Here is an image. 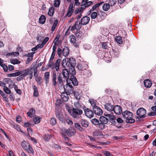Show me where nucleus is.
Listing matches in <instances>:
<instances>
[{"mask_svg": "<svg viewBox=\"0 0 156 156\" xmlns=\"http://www.w3.org/2000/svg\"><path fill=\"white\" fill-rule=\"evenodd\" d=\"M73 93L74 96L76 99H79L80 98L81 94L79 91H74Z\"/></svg>", "mask_w": 156, "mask_h": 156, "instance_id": "38", "label": "nucleus"}, {"mask_svg": "<svg viewBox=\"0 0 156 156\" xmlns=\"http://www.w3.org/2000/svg\"><path fill=\"white\" fill-rule=\"evenodd\" d=\"M3 60H2L0 61V66L2 67L4 72H7L8 70V66L5 65V64H3Z\"/></svg>", "mask_w": 156, "mask_h": 156, "instance_id": "31", "label": "nucleus"}, {"mask_svg": "<svg viewBox=\"0 0 156 156\" xmlns=\"http://www.w3.org/2000/svg\"><path fill=\"white\" fill-rule=\"evenodd\" d=\"M3 90L7 94H10L11 93L10 90L6 86L4 87Z\"/></svg>", "mask_w": 156, "mask_h": 156, "instance_id": "53", "label": "nucleus"}, {"mask_svg": "<svg viewBox=\"0 0 156 156\" xmlns=\"http://www.w3.org/2000/svg\"><path fill=\"white\" fill-rule=\"evenodd\" d=\"M113 52L114 54V56L116 57H118L119 55L120 52L118 50H113Z\"/></svg>", "mask_w": 156, "mask_h": 156, "instance_id": "55", "label": "nucleus"}, {"mask_svg": "<svg viewBox=\"0 0 156 156\" xmlns=\"http://www.w3.org/2000/svg\"><path fill=\"white\" fill-rule=\"evenodd\" d=\"M21 146L25 151L29 153L33 154L34 150L32 146L28 143L25 141H23L21 143Z\"/></svg>", "mask_w": 156, "mask_h": 156, "instance_id": "5", "label": "nucleus"}, {"mask_svg": "<svg viewBox=\"0 0 156 156\" xmlns=\"http://www.w3.org/2000/svg\"><path fill=\"white\" fill-rule=\"evenodd\" d=\"M33 72L32 68H27L26 69L22 71L17 70L16 72L12 73L9 74L8 76L9 77L16 76L22 74V76L25 77L27 76H29V79L31 80L33 77Z\"/></svg>", "mask_w": 156, "mask_h": 156, "instance_id": "3", "label": "nucleus"}, {"mask_svg": "<svg viewBox=\"0 0 156 156\" xmlns=\"http://www.w3.org/2000/svg\"><path fill=\"white\" fill-rule=\"evenodd\" d=\"M107 2L110 6H112L114 5L116 2V0H107Z\"/></svg>", "mask_w": 156, "mask_h": 156, "instance_id": "44", "label": "nucleus"}, {"mask_svg": "<svg viewBox=\"0 0 156 156\" xmlns=\"http://www.w3.org/2000/svg\"><path fill=\"white\" fill-rule=\"evenodd\" d=\"M35 80L38 85H41L43 83L42 79L41 76H36Z\"/></svg>", "mask_w": 156, "mask_h": 156, "instance_id": "26", "label": "nucleus"}, {"mask_svg": "<svg viewBox=\"0 0 156 156\" xmlns=\"http://www.w3.org/2000/svg\"><path fill=\"white\" fill-rule=\"evenodd\" d=\"M12 127L16 129L18 131H20L21 132H22V131L21 130L20 126L18 124H12Z\"/></svg>", "mask_w": 156, "mask_h": 156, "instance_id": "46", "label": "nucleus"}, {"mask_svg": "<svg viewBox=\"0 0 156 156\" xmlns=\"http://www.w3.org/2000/svg\"><path fill=\"white\" fill-rule=\"evenodd\" d=\"M69 38L70 39V41L71 43H74L75 42L76 39L75 36L73 35H71L70 36Z\"/></svg>", "mask_w": 156, "mask_h": 156, "instance_id": "52", "label": "nucleus"}, {"mask_svg": "<svg viewBox=\"0 0 156 156\" xmlns=\"http://www.w3.org/2000/svg\"><path fill=\"white\" fill-rule=\"evenodd\" d=\"M144 83L145 86L147 88H150L152 85V83L149 79L145 80Z\"/></svg>", "mask_w": 156, "mask_h": 156, "instance_id": "24", "label": "nucleus"}, {"mask_svg": "<svg viewBox=\"0 0 156 156\" xmlns=\"http://www.w3.org/2000/svg\"><path fill=\"white\" fill-rule=\"evenodd\" d=\"M74 125L75 127L79 131H83L84 130L83 128H82L79 123H76Z\"/></svg>", "mask_w": 156, "mask_h": 156, "instance_id": "39", "label": "nucleus"}, {"mask_svg": "<svg viewBox=\"0 0 156 156\" xmlns=\"http://www.w3.org/2000/svg\"><path fill=\"white\" fill-rule=\"evenodd\" d=\"M123 117L126 120V122L133 123L135 122V120L132 118L133 114L130 112L126 110L123 112L122 113Z\"/></svg>", "mask_w": 156, "mask_h": 156, "instance_id": "4", "label": "nucleus"}, {"mask_svg": "<svg viewBox=\"0 0 156 156\" xmlns=\"http://www.w3.org/2000/svg\"><path fill=\"white\" fill-rule=\"evenodd\" d=\"M33 120L35 123H39L40 122V118L38 116H35L33 118Z\"/></svg>", "mask_w": 156, "mask_h": 156, "instance_id": "45", "label": "nucleus"}, {"mask_svg": "<svg viewBox=\"0 0 156 156\" xmlns=\"http://www.w3.org/2000/svg\"><path fill=\"white\" fill-rule=\"evenodd\" d=\"M105 115L108 117L111 120H113V119H115V117L114 116L112 115L111 114H105Z\"/></svg>", "mask_w": 156, "mask_h": 156, "instance_id": "56", "label": "nucleus"}, {"mask_svg": "<svg viewBox=\"0 0 156 156\" xmlns=\"http://www.w3.org/2000/svg\"><path fill=\"white\" fill-rule=\"evenodd\" d=\"M20 76H19L16 78V80L17 81H20L23 80L24 77L22 76V74L20 75Z\"/></svg>", "mask_w": 156, "mask_h": 156, "instance_id": "62", "label": "nucleus"}, {"mask_svg": "<svg viewBox=\"0 0 156 156\" xmlns=\"http://www.w3.org/2000/svg\"><path fill=\"white\" fill-rule=\"evenodd\" d=\"M91 123L94 125H98L99 124V121L98 119L94 118L92 119L91 120Z\"/></svg>", "mask_w": 156, "mask_h": 156, "instance_id": "47", "label": "nucleus"}, {"mask_svg": "<svg viewBox=\"0 0 156 156\" xmlns=\"http://www.w3.org/2000/svg\"><path fill=\"white\" fill-rule=\"evenodd\" d=\"M35 109L33 108H30L27 112V115L30 118H32L35 115Z\"/></svg>", "mask_w": 156, "mask_h": 156, "instance_id": "21", "label": "nucleus"}, {"mask_svg": "<svg viewBox=\"0 0 156 156\" xmlns=\"http://www.w3.org/2000/svg\"><path fill=\"white\" fill-rule=\"evenodd\" d=\"M68 95H69L67 93H63L62 94L61 97L63 101H67L68 100Z\"/></svg>", "mask_w": 156, "mask_h": 156, "instance_id": "23", "label": "nucleus"}, {"mask_svg": "<svg viewBox=\"0 0 156 156\" xmlns=\"http://www.w3.org/2000/svg\"><path fill=\"white\" fill-rule=\"evenodd\" d=\"M101 122L104 124H106L108 122V119L106 117L101 116L100 117L99 119Z\"/></svg>", "mask_w": 156, "mask_h": 156, "instance_id": "27", "label": "nucleus"}, {"mask_svg": "<svg viewBox=\"0 0 156 156\" xmlns=\"http://www.w3.org/2000/svg\"><path fill=\"white\" fill-rule=\"evenodd\" d=\"M102 48L104 49H107L108 48V44H110L108 42L101 43Z\"/></svg>", "mask_w": 156, "mask_h": 156, "instance_id": "33", "label": "nucleus"}, {"mask_svg": "<svg viewBox=\"0 0 156 156\" xmlns=\"http://www.w3.org/2000/svg\"><path fill=\"white\" fill-rule=\"evenodd\" d=\"M70 78H69V80L71 81L72 83L75 86L78 85V81L76 78L74 76L75 74H71Z\"/></svg>", "mask_w": 156, "mask_h": 156, "instance_id": "17", "label": "nucleus"}, {"mask_svg": "<svg viewBox=\"0 0 156 156\" xmlns=\"http://www.w3.org/2000/svg\"><path fill=\"white\" fill-rule=\"evenodd\" d=\"M105 108L107 111L111 112L113 111L114 106L110 103H107L105 105Z\"/></svg>", "mask_w": 156, "mask_h": 156, "instance_id": "22", "label": "nucleus"}, {"mask_svg": "<svg viewBox=\"0 0 156 156\" xmlns=\"http://www.w3.org/2000/svg\"><path fill=\"white\" fill-rule=\"evenodd\" d=\"M88 66L84 62H82L78 64L76 66V68L79 70L83 71L86 69L87 67Z\"/></svg>", "mask_w": 156, "mask_h": 156, "instance_id": "10", "label": "nucleus"}, {"mask_svg": "<svg viewBox=\"0 0 156 156\" xmlns=\"http://www.w3.org/2000/svg\"><path fill=\"white\" fill-rule=\"evenodd\" d=\"M84 112L86 116L89 118H91L94 116L93 112L88 108L84 109Z\"/></svg>", "mask_w": 156, "mask_h": 156, "instance_id": "14", "label": "nucleus"}, {"mask_svg": "<svg viewBox=\"0 0 156 156\" xmlns=\"http://www.w3.org/2000/svg\"><path fill=\"white\" fill-rule=\"evenodd\" d=\"M73 12V11L72 10H68L66 13V16L68 17L70 16Z\"/></svg>", "mask_w": 156, "mask_h": 156, "instance_id": "58", "label": "nucleus"}, {"mask_svg": "<svg viewBox=\"0 0 156 156\" xmlns=\"http://www.w3.org/2000/svg\"><path fill=\"white\" fill-rule=\"evenodd\" d=\"M81 27V22L77 21L75 22V24L72 26L71 30L72 31L75 29L79 30Z\"/></svg>", "mask_w": 156, "mask_h": 156, "instance_id": "16", "label": "nucleus"}, {"mask_svg": "<svg viewBox=\"0 0 156 156\" xmlns=\"http://www.w3.org/2000/svg\"><path fill=\"white\" fill-rule=\"evenodd\" d=\"M69 54V48L66 47H65L62 51V54L65 56H66Z\"/></svg>", "mask_w": 156, "mask_h": 156, "instance_id": "25", "label": "nucleus"}, {"mask_svg": "<svg viewBox=\"0 0 156 156\" xmlns=\"http://www.w3.org/2000/svg\"><path fill=\"white\" fill-rule=\"evenodd\" d=\"M104 154L105 156H113V155L108 151H105Z\"/></svg>", "mask_w": 156, "mask_h": 156, "instance_id": "64", "label": "nucleus"}, {"mask_svg": "<svg viewBox=\"0 0 156 156\" xmlns=\"http://www.w3.org/2000/svg\"><path fill=\"white\" fill-rule=\"evenodd\" d=\"M32 87L34 90V95L35 97L37 96L38 95V92L37 87L35 85L33 84Z\"/></svg>", "mask_w": 156, "mask_h": 156, "instance_id": "30", "label": "nucleus"}, {"mask_svg": "<svg viewBox=\"0 0 156 156\" xmlns=\"http://www.w3.org/2000/svg\"><path fill=\"white\" fill-rule=\"evenodd\" d=\"M92 2L91 1L87 2L84 3V7H87L92 4Z\"/></svg>", "mask_w": 156, "mask_h": 156, "instance_id": "59", "label": "nucleus"}, {"mask_svg": "<svg viewBox=\"0 0 156 156\" xmlns=\"http://www.w3.org/2000/svg\"><path fill=\"white\" fill-rule=\"evenodd\" d=\"M81 106V104L76 102L74 103V107L69 110L70 114L74 119L78 120L81 118V115L83 113L82 110L80 108Z\"/></svg>", "mask_w": 156, "mask_h": 156, "instance_id": "2", "label": "nucleus"}, {"mask_svg": "<svg viewBox=\"0 0 156 156\" xmlns=\"http://www.w3.org/2000/svg\"><path fill=\"white\" fill-rule=\"evenodd\" d=\"M45 16L44 15H42L39 18V22L42 24H44L45 22Z\"/></svg>", "mask_w": 156, "mask_h": 156, "instance_id": "34", "label": "nucleus"}, {"mask_svg": "<svg viewBox=\"0 0 156 156\" xmlns=\"http://www.w3.org/2000/svg\"><path fill=\"white\" fill-rule=\"evenodd\" d=\"M110 6L108 3L104 4L102 7L103 10L105 11H108L110 8Z\"/></svg>", "mask_w": 156, "mask_h": 156, "instance_id": "40", "label": "nucleus"}, {"mask_svg": "<svg viewBox=\"0 0 156 156\" xmlns=\"http://www.w3.org/2000/svg\"><path fill=\"white\" fill-rule=\"evenodd\" d=\"M62 65L65 69L68 68L69 70L70 65L69 62L68 58H64L62 62Z\"/></svg>", "mask_w": 156, "mask_h": 156, "instance_id": "13", "label": "nucleus"}, {"mask_svg": "<svg viewBox=\"0 0 156 156\" xmlns=\"http://www.w3.org/2000/svg\"><path fill=\"white\" fill-rule=\"evenodd\" d=\"M104 3L103 2H100L99 3H98L94 5L92 9H91V10L92 11H94L96 9H98V8L102 4H103Z\"/></svg>", "mask_w": 156, "mask_h": 156, "instance_id": "35", "label": "nucleus"}, {"mask_svg": "<svg viewBox=\"0 0 156 156\" xmlns=\"http://www.w3.org/2000/svg\"><path fill=\"white\" fill-rule=\"evenodd\" d=\"M51 137V135L49 134H44L43 136V138L45 141L47 142L49 141Z\"/></svg>", "mask_w": 156, "mask_h": 156, "instance_id": "37", "label": "nucleus"}, {"mask_svg": "<svg viewBox=\"0 0 156 156\" xmlns=\"http://www.w3.org/2000/svg\"><path fill=\"white\" fill-rule=\"evenodd\" d=\"M61 59H58L57 60L55 63V68L56 71H58L59 69V64L61 62Z\"/></svg>", "mask_w": 156, "mask_h": 156, "instance_id": "29", "label": "nucleus"}, {"mask_svg": "<svg viewBox=\"0 0 156 156\" xmlns=\"http://www.w3.org/2000/svg\"><path fill=\"white\" fill-rule=\"evenodd\" d=\"M76 130L73 128H69L66 131V134L69 136L74 135L76 133Z\"/></svg>", "mask_w": 156, "mask_h": 156, "instance_id": "15", "label": "nucleus"}, {"mask_svg": "<svg viewBox=\"0 0 156 156\" xmlns=\"http://www.w3.org/2000/svg\"><path fill=\"white\" fill-rule=\"evenodd\" d=\"M58 23V20H55L53 23V24L51 27V30L52 31H53L55 29V28H56V27L57 24Z\"/></svg>", "mask_w": 156, "mask_h": 156, "instance_id": "50", "label": "nucleus"}, {"mask_svg": "<svg viewBox=\"0 0 156 156\" xmlns=\"http://www.w3.org/2000/svg\"><path fill=\"white\" fill-rule=\"evenodd\" d=\"M93 110L94 113L97 115H101L103 114V112L102 110L97 106L93 107Z\"/></svg>", "mask_w": 156, "mask_h": 156, "instance_id": "11", "label": "nucleus"}, {"mask_svg": "<svg viewBox=\"0 0 156 156\" xmlns=\"http://www.w3.org/2000/svg\"><path fill=\"white\" fill-rule=\"evenodd\" d=\"M62 101L61 100H57L55 104L56 105L55 109H56V108H57V109H60V105L62 104Z\"/></svg>", "mask_w": 156, "mask_h": 156, "instance_id": "32", "label": "nucleus"}, {"mask_svg": "<svg viewBox=\"0 0 156 156\" xmlns=\"http://www.w3.org/2000/svg\"><path fill=\"white\" fill-rule=\"evenodd\" d=\"M61 59H58L57 60L55 63V68L56 71H58L59 69V64L61 62Z\"/></svg>", "mask_w": 156, "mask_h": 156, "instance_id": "28", "label": "nucleus"}, {"mask_svg": "<svg viewBox=\"0 0 156 156\" xmlns=\"http://www.w3.org/2000/svg\"><path fill=\"white\" fill-rule=\"evenodd\" d=\"M80 123L81 124L82 127L86 128L89 126V122L86 120L81 119L80 121Z\"/></svg>", "mask_w": 156, "mask_h": 156, "instance_id": "20", "label": "nucleus"}, {"mask_svg": "<svg viewBox=\"0 0 156 156\" xmlns=\"http://www.w3.org/2000/svg\"><path fill=\"white\" fill-rule=\"evenodd\" d=\"M55 114L56 117L60 121H62L63 120V116L60 109H55Z\"/></svg>", "mask_w": 156, "mask_h": 156, "instance_id": "9", "label": "nucleus"}, {"mask_svg": "<svg viewBox=\"0 0 156 156\" xmlns=\"http://www.w3.org/2000/svg\"><path fill=\"white\" fill-rule=\"evenodd\" d=\"M11 63L13 64H18L20 63V61L18 59H14L10 60Z\"/></svg>", "mask_w": 156, "mask_h": 156, "instance_id": "49", "label": "nucleus"}, {"mask_svg": "<svg viewBox=\"0 0 156 156\" xmlns=\"http://www.w3.org/2000/svg\"><path fill=\"white\" fill-rule=\"evenodd\" d=\"M50 121V124L52 125H55L57 123L56 119L54 117H53L51 118Z\"/></svg>", "mask_w": 156, "mask_h": 156, "instance_id": "48", "label": "nucleus"}, {"mask_svg": "<svg viewBox=\"0 0 156 156\" xmlns=\"http://www.w3.org/2000/svg\"><path fill=\"white\" fill-rule=\"evenodd\" d=\"M70 65L69 67V72L71 74H76V72L74 66L76 64V61L75 59L73 58H68Z\"/></svg>", "mask_w": 156, "mask_h": 156, "instance_id": "6", "label": "nucleus"}, {"mask_svg": "<svg viewBox=\"0 0 156 156\" xmlns=\"http://www.w3.org/2000/svg\"><path fill=\"white\" fill-rule=\"evenodd\" d=\"M90 18L87 16H85L83 17L81 20V24L83 25H85L88 23Z\"/></svg>", "mask_w": 156, "mask_h": 156, "instance_id": "18", "label": "nucleus"}, {"mask_svg": "<svg viewBox=\"0 0 156 156\" xmlns=\"http://www.w3.org/2000/svg\"><path fill=\"white\" fill-rule=\"evenodd\" d=\"M105 124H103L100 122L98 124L99 127L101 129H103L105 128Z\"/></svg>", "mask_w": 156, "mask_h": 156, "instance_id": "60", "label": "nucleus"}, {"mask_svg": "<svg viewBox=\"0 0 156 156\" xmlns=\"http://www.w3.org/2000/svg\"><path fill=\"white\" fill-rule=\"evenodd\" d=\"M76 35L77 38H81L82 37V33L80 31L76 33Z\"/></svg>", "mask_w": 156, "mask_h": 156, "instance_id": "63", "label": "nucleus"}, {"mask_svg": "<svg viewBox=\"0 0 156 156\" xmlns=\"http://www.w3.org/2000/svg\"><path fill=\"white\" fill-rule=\"evenodd\" d=\"M113 111L117 115H120L122 112L121 107L118 105H116L114 106Z\"/></svg>", "mask_w": 156, "mask_h": 156, "instance_id": "12", "label": "nucleus"}, {"mask_svg": "<svg viewBox=\"0 0 156 156\" xmlns=\"http://www.w3.org/2000/svg\"><path fill=\"white\" fill-rule=\"evenodd\" d=\"M69 74H71L69 71H68L67 69H63L62 71L63 77H62L61 73H59L57 76L58 82H57L56 81V74L55 73H54L52 79V85L55 87L58 84V85L62 86L63 85V82L65 81L66 80L67 83H68V82L69 81Z\"/></svg>", "mask_w": 156, "mask_h": 156, "instance_id": "1", "label": "nucleus"}, {"mask_svg": "<svg viewBox=\"0 0 156 156\" xmlns=\"http://www.w3.org/2000/svg\"><path fill=\"white\" fill-rule=\"evenodd\" d=\"M97 16V13L96 12H93L91 15V17L92 19H95Z\"/></svg>", "mask_w": 156, "mask_h": 156, "instance_id": "57", "label": "nucleus"}, {"mask_svg": "<svg viewBox=\"0 0 156 156\" xmlns=\"http://www.w3.org/2000/svg\"><path fill=\"white\" fill-rule=\"evenodd\" d=\"M54 6L56 7H58L60 3V0H54Z\"/></svg>", "mask_w": 156, "mask_h": 156, "instance_id": "54", "label": "nucleus"}, {"mask_svg": "<svg viewBox=\"0 0 156 156\" xmlns=\"http://www.w3.org/2000/svg\"><path fill=\"white\" fill-rule=\"evenodd\" d=\"M89 101L91 105L93 107L96 106V101L93 99H90Z\"/></svg>", "mask_w": 156, "mask_h": 156, "instance_id": "51", "label": "nucleus"}, {"mask_svg": "<svg viewBox=\"0 0 156 156\" xmlns=\"http://www.w3.org/2000/svg\"><path fill=\"white\" fill-rule=\"evenodd\" d=\"M50 78V73L48 72H46L44 73V78L45 81V83L47 85L49 82Z\"/></svg>", "mask_w": 156, "mask_h": 156, "instance_id": "19", "label": "nucleus"}, {"mask_svg": "<svg viewBox=\"0 0 156 156\" xmlns=\"http://www.w3.org/2000/svg\"><path fill=\"white\" fill-rule=\"evenodd\" d=\"M64 91L68 93L69 95L72 94L73 92V87L71 83H67L66 84L64 87Z\"/></svg>", "mask_w": 156, "mask_h": 156, "instance_id": "7", "label": "nucleus"}, {"mask_svg": "<svg viewBox=\"0 0 156 156\" xmlns=\"http://www.w3.org/2000/svg\"><path fill=\"white\" fill-rule=\"evenodd\" d=\"M66 122L68 124L70 125H72L73 123V121L70 119H66Z\"/></svg>", "mask_w": 156, "mask_h": 156, "instance_id": "61", "label": "nucleus"}, {"mask_svg": "<svg viewBox=\"0 0 156 156\" xmlns=\"http://www.w3.org/2000/svg\"><path fill=\"white\" fill-rule=\"evenodd\" d=\"M54 13V9L53 7H51L49 10L48 15L50 16H53Z\"/></svg>", "mask_w": 156, "mask_h": 156, "instance_id": "41", "label": "nucleus"}, {"mask_svg": "<svg viewBox=\"0 0 156 156\" xmlns=\"http://www.w3.org/2000/svg\"><path fill=\"white\" fill-rule=\"evenodd\" d=\"M13 87L14 89L18 94L20 95L21 94V90L20 89H18L17 85H16L15 84H13Z\"/></svg>", "mask_w": 156, "mask_h": 156, "instance_id": "42", "label": "nucleus"}, {"mask_svg": "<svg viewBox=\"0 0 156 156\" xmlns=\"http://www.w3.org/2000/svg\"><path fill=\"white\" fill-rule=\"evenodd\" d=\"M136 114L138 116L139 119L143 118L145 117V115L146 114V111L144 108H140L137 110Z\"/></svg>", "mask_w": 156, "mask_h": 156, "instance_id": "8", "label": "nucleus"}, {"mask_svg": "<svg viewBox=\"0 0 156 156\" xmlns=\"http://www.w3.org/2000/svg\"><path fill=\"white\" fill-rule=\"evenodd\" d=\"M115 40L117 43L120 44L122 43V40L121 37L116 36L115 37Z\"/></svg>", "mask_w": 156, "mask_h": 156, "instance_id": "36", "label": "nucleus"}, {"mask_svg": "<svg viewBox=\"0 0 156 156\" xmlns=\"http://www.w3.org/2000/svg\"><path fill=\"white\" fill-rule=\"evenodd\" d=\"M48 66V67H50L51 69L55 68V64L53 61H49Z\"/></svg>", "mask_w": 156, "mask_h": 156, "instance_id": "43", "label": "nucleus"}]
</instances>
